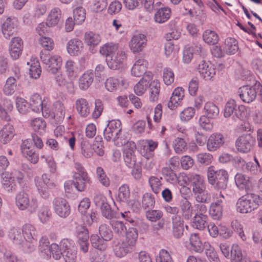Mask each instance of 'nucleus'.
Here are the masks:
<instances>
[{"label": "nucleus", "mask_w": 262, "mask_h": 262, "mask_svg": "<svg viewBox=\"0 0 262 262\" xmlns=\"http://www.w3.org/2000/svg\"><path fill=\"white\" fill-rule=\"evenodd\" d=\"M152 76L150 73L144 75V77L135 85L134 92L136 95L141 96L143 94L148 88H149L150 100L156 101L159 97L160 84L157 80H155L151 82L150 80Z\"/></svg>", "instance_id": "nucleus-1"}, {"label": "nucleus", "mask_w": 262, "mask_h": 262, "mask_svg": "<svg viewBox=\"0 0 262 262\" xmlns=\"http://www.w3.org/2000/svg\"><path fill=\"white\" fill-rule=\"evenodd\" d=\"M138 237L137 229L129 228L125 232L124 238L121 243L116 246L114 251L117 256L122 257L130 252L135 247Z\"/></svg>", "instance_id": "nucleus-2"}, {"label": "nucleus", "mask_w": 262, "mask_h": 262, "mask_svg": "<svg viewBox=\"0 0 262 262\" xmlns=\"http://www.w3.org/2000/svg\"><path fill=\"white\" fill-rule=\"evenodd\" d=\"M207 180L208 183L216 190H225L229 179L228 172L224 169H216L213 166L208 167Z\"/></svg>", "instance_id": "nucleus-3"}, {"label": "nucleus", "mask_w": 262, "mask_h": 262, "mask_svg": "<svg viewBox=\"0 0 262 262\" xmlns=\"http://www.w3.org/2000/svg\"><path fill=\"white\" fill-rule=\"evenodd\" d=\"M192 191L196 201L199 203H209L211 197L206 190V186L203 177L198 174H192L189 177Z\"/></svg>", "instance_id": "nucleus-4"}, {"label": "nucleus", "mask_w": 262, "mask_h": 262, "mask_svg": "<svg viewBox=\"0 0 262 262\" xmlns=\"http://www.w3.org/2000/svg\"><path fill=\"white\" fill-rule=\"evenodd\" d=\"M260 203L259 195L253 193H247L238 199L236 209L242 213H250L257 209Z\"/></svg>", "instance_id": "nucleus-5"}, {"label": "nucleus", "mask_w": 262, "mask_h": 262, "mask_svg": "<svg viewBox=\"0 0 262 262\" xmlns=\"http://www.w3.org/2000/svg\"><path fill=\"white\" fill-rule=\"evenodd\" d=\"M121 126V122L118 120L110 121L103 132L104 139L107 141H112L118 146H121L124 143L120 138Z\"/></svg>", "instance_id": "nucleus-6"}, {"label": "nucleus", "mask_w": 262, "mask_h": 262, "mask_svg": "<svg viewBox=\"0 0 262 262\" xmlns=\"http://www.w3.org/2000/svg\"><path fill=\"white\" fill-rule=\"evenodd\" d=\"M15 203L19 210H28L31 213L34 212L38 207L37 200L35 199L30 200L28 194L24 191L16 194Z\"/></svg>", "instance_id": "nucleus-7"}, {"label": "nucleus", "mask_w": 262, "mask_h": 262, "mask_svg": "<svg viewBox=\"0 0 262 262\" xmlns=\"http://www.w3.org/2000/svg\"><path fill=\"white\" fill-rule=\"evenodd\" d=\"M255 144V138L251 134L240 136L235 142L237 150L242 153H248L250 151L254 148Z\"/></svg>", "instance_id": "nucleus-8"}, {"label": "nucleus", "mask_w": 262, "mask_h": 262, "mask_svg": "<svg viewBox=\"0 0 262 262\" xmlns=\"http://www.w3.org/2000/svg\"><path fill=\"white\" fill-rule=\"evenodd\" d=\"M40 58L42 62L45 64L46 69L52 74H55L60 70L62 59L58 55H54L50 57L43 52L40 53Z\"/></svg>", "instance_id": "nucleus-9"}, {"label": "nucleus", "mask_w": 262, "mask_h": 262, "mask_svg": "<svg viewBox=\"0 0 262 262\" xmlns=\"http://www.w3.org/2000/svg\"><path fill=\"white\" fill-rule=\"evenodd\" d=\"M60 244L63 250L62 256L65 261L76 262L77 251L74 245L73 241L68 238H64L60 241Z\"/></svg>", "instance_id": "nucleus-10"}, {"label": "nucleus", "mask_w": 262, "mask_h": 262, "mask_svg": "<svg viewBox=\"0 0 262 262\" xmlns=\"http://www.w3.org/2000/svg\"><path fill=\"white\" fill-rule=\"evenodd\" d=\"M55 212L60 217L66 218L71 213V207L67 201L62 198L57 197L53 201Z\"/></svg>", "instance_id": "nucleus-11"}, {"label": "nucleus", "mask_w": 262, "mask_h": 262, "mask_svg": "<svg viewBox=\"0 0 262 262\" xmlns=\"http://www.w3.org/2000/svg\"><path fill=\"white\" fill-rule=\"evenodd\" d=\"M20 149L23 155L32 163H37L39 159L38 155L32 146L30 140L27 139L23 141L20 145Z\"/></svg>", "instance_id": "nucleus-12"}, {"label": "nucleus", "mask_w": 262, "mask_h": 262, "mask_svg": "<svg viewBox=\"0 0 262 262\" xmlns=\"http://www.w3.org/2000/svg\"><path fill=\"white\" fill-rule=\"evenodd\" d=\"M18 26V21L16 17L11 16L8 17L4 22L2 27L3 34L5 38H9L14 34Z\"/></svg>", "instance_id": "nucleus-13"}, {"label": "nucleus", "mask_w": 262, "mask_h": 262, "mask_svg": "<svg viewBox=\"0 0 262 262\" xmlns=\"http://www.w3.org/2000/svg\"><path fill=\"white\" fill-rule=\"evenodd\" d=\"M225 139L220 133L211 134L207 142V148L209 151H215L223 146Z\"/></svg>", "instance_id": "nucleus-14"}, {"label": "nucleus", "mask_w": 262, "mask_h": 262, "mask_svg": "<svg viewBox=\"0 0 262 262\" xmlns=\"http://www.w3.org/2000/svg\"><path fill=\"white\" fill-rule=\"evenodd\" d=\"M146 43V36L143 34H137L132 37L129 41V46L133 53H138L143 50Z\"/></svg>", "instance_id": "nucleus-15"}, {"label": "nucleus", "mask_w": 262, "mask_h": 262, "mask_svg": "<svg viewBox=\"0 0 262 262\" xmlns=\"http://www.w3.org/2000/svg\"><path fill=\"white\" fill-rule=\"evenodd\" d=\"M241 99L245 103H249L253 102L257 96V92L253 86L244 85L238 90Z\"/></svg>", "instance_id": "nucleus-16"}, {"label": "nucleus", "mask_w": 262, "mask_h": 262, "mask_svg": "<svg viewBox=\"0 0 262 262\" xmlns=\"http://www.w3.org/2000/svg\"><path fill=\"white\" fill-rule=\"evenodd\" d=\"M126 58L125 53L123 50L118 51L117 53L106 58V61L108 67L113 70L121 68Z\"/></svg>", "instance_id": "nucleus-17"}, {"label": "nucleus", "mask_w": 262, "mask_h": 262, "mask_svg": "<svg viewBox=\"0 0 262 262\" xmlns=\"http://www.w3.org/2000/svg\"><path fill=\"white\" fill-rule=\"evenodd\" d=\"M95 204L100 207L102 214L107 219H111L115 216L114 212L107 202L105 198L96 196L94 199Z\"/></svg>", "instance_id": "nucleus-18"}, {"label": "nucleus", "mask_w": 262, "mask_h": 262, "mask_svg": "<svg viewBox=\"0 0 262 262\" xmlns=\"http://www.w3.org/2000/svg\"><path fill=\"white\" fill-rule=\"evenodd\" d=\"M23 48V42L19 37H14L12 39L10 46L9 53L14 60L17 59L21 54Z\"/></svg>", "instance_id": "nucleus-19"}, {"label": "nucleus", "mask_w": 262, "mask_h": 262, "mask_svg": "<svg viewBox=\"0 0 262 262\" xmlns=\"http://www.w3.org/2000/svg\"><path fill=\"white\" fill-rule=\"evenodd\" d=\"M127 82L124 78L121 77L115 78L111 77L108 78L105 82L106 90L110 92L116 91L122 87H126Z\"/></svg>", "instance_id": "nucleus-20"}, {"label": "nucleus", "mask_w": 262, "mask_h": 262, "mask_svg": "<svg viewBox=\"0 0 262 262\" xmlns=\"http://www.w3.org/2000/svg\"><path fill=\"white\" fill-rule=\"evenodd\" d=\"M67 50L71 56H78L83 51V43L81 40L78 38L72 39L67 43Z\"/></svg>", "instance_id": "nucleus-21"}, {"label": "nucleus", "mask_w": 262, "mask_h": 262, "mask_svg": "<svg viewBox=\"0 0 262 262\" xmlns=\"http://www.w3.org/2000/svg\"><path fill=\"white\" fill-rule=\"evenodd\" d=\"M198 71L200 75L205 80H210L215 74V69L209 63L202 60L198 66Z\"/></svg>", "instance_id": "nucleus-22"}, {"label": "nucleus", "mask_w": 262, "mask_h": 262, "mask_svg": "<svg viewBox=\"0 0 262 262\" xmlns=\"http://www.w3.org/2000/svg\"><path fill=\"white\" fill-rule=\"evenodd\" d=\"M179 210L183 217L186 220H190L193 215V207L191 203L186 198L180 201Z\"/></svg>", "instance_id": "nucleus-23"}, {"label": "nucleus", "mask_w": 262, "mask_h": 262, "mask_svg": "<svg viewBox=\"0 0 262 262\" xmlns=\"http://www.w3.org/2000/svg\"><path fill=\"white\" fill-rule=\"evenodd\" d=\"M184 97V90L182 87H178L173 91L172 96L167 103V106L170 110H174L177 107L179 102Z\"/></svg>", "instance_id": "nucleus-24"}, {"label": "nucleus", "mask_w": 262, "mask_h": 262, "mask_svg": "<svg viewBox=\"0 0 262 262\" xmlns=\"http://www.w3.org/2000/svg\"><path fill=\"white\" fill-rule=\"evenodd\" d=\"M172 232L175 238H180L183 234V221L180 215H173L171 218Z\"/></svg>", "instance_id": "nucleus-25"}, {"label": "nucleus", "mask_w": 262, "mask_h": 262, "mask_svg": "<svg viewBox=\"0 0 262 262\" xmlns=\"http://www.w3.org/2000/svg\"><path fill=\"white\" fill-rule=\"evenodd\" d=\"M154 15L155 21L159 24H163L167 21L170 17L171 11L168 7L157 8Z\"/></svg>", "instance_id": "nucleus-26"}, {"label": "nucleus", "mask_w": 262, "mask_h": 262, "mask_svg": "<svg viewBox=\"0 0 262 262\" xmlns=\"http://www.w3.org/2000/svg\"><path fill=\"white\" fill-rule=\"evenodd\" d=\"M236 186L239 189L247 191L252 187V182L249 177L242 173H237L234 178Z\"/></svg>", "instance_id": "nucleus-27"}, {"label": "nucleus", "mask_w": 262, "mask_h": 262, "mask_svg": "<svg viewBox=\"0 0 262 262\" xmlns=\"http://www.w3.org/2000/svg\"><path fill=\"white\" fill-rule=\"evenodd\" d=\"M147 62L143 58H139L134 63L132 70V75L140 77L146 72Z\"/></svg>", "instance_id": "nucleus-28"}, {"label": "nucleus", "mask_w": 262, "mask_h": 262, "mask_svg": "<svg viewBox=\"0 0 262 262\" xmlns=\"http://www.w3.org/2000/svg\"><path fill=\"white\" fill-rule=\"evenodd\" d=\"M14 132L13 125L7 123L0 131V141L4 144L8 143L14 137Z\"/></svg>", "instance_id": "nucleus-29"}, {"label": "nucleus", "mask_w": 262, "mask_h": 262, "mask_svg": "<svg viewBox=\"0 0 262 262\" xmlns=\"http://www.w3.org/2000/svg\"><path fill=\"white\" fill-rule=\"evenodd\" d=\"M75 105L77 111L81 117L85 118L90 114V106L85 99H78L76 101Z\"/></svg>", "instance_id": "nucleus-30"}, {"label": "nucleus", "mask_w": 262, "mask_h": 262, "mask_svg": "<svg viewBox=\"0 0 262 262\" xmlns=\"http://www.w3.org/2000/svg\"><path fill=\"white\" fill-rule=\"evenodd\" d=\"M121 50L119 49L118 45L113 42H107L100 47L99 52L100 53L106 57V58H110L111 56L113 55L118 51Z\"/></svg>", "instance_id": "nucleus-31"}, {"label": "nucleus", "mask_w": 262, "mask_h": 262, "mask_svg": "<svg viewBox=\"0 0 262 262\" xmlns=\"http://www.w3.org/2000/svg\"><path fill=\"white\" fill-rule=\"evenodd\" d=\"M93 73L87 71L79 79V86L82 90H87L93 82Z\"/></svg>", "instance_id": "nucleus-32"}, {"label": "nucleus", "mask_w": 262, "mask_h": 262, "mask_svg": "<svg viewBox=\"0 0 262 262\" xmlns=\"http://www.w3.org/2000/svg\"><path fill=\"white\" fill-rule=\"evenodd\" d=\"M49 241L47 237L42 236L39 242L38 250L41 256L46 259L51 257L50 246Z\"/></svg>", "instance_id": "nucleus-33"}, {"label": "nucleus", "mask_w": 262, "mask_h": 262, "mask_svg": "<svg viewBox=\"0 0 262 262\" xmlns=\"http://www.w3.org/2000/svg\"><path fill=\"white\" fill-rule=\"evenodd\" d=\"M73 185L79 191H83L86 188V184L91 183V179L89 176H73Z\"/></svg>", "instance_id": "nucleus-34"}, {"label": "nucleus", "mask_w": 262, "mask_h": 262, "mask_svg": "<svg viewBox=\"0 0 262 262\" xmlns=\"http://www.w3.org/2000/svg\"><path fill=\"white\" fill-rule=\"evenodd\" d=\"M90 242L94 248L101 251L105 250L107 247V241L97 234H92L90 237Z\"/></svg>", "instance_id": "nucleus-35"}, {"label": "nucleus", "mask_w": 262, "mask_h": 262, "mask_svg": "<svg viewBox=\"0 0 262 262\" xmlns=\"http://www.w3.org/2000/svg\"><path fill=\"white\" fill-rule=\"evenodd\" d=\"M21 230L24 239H31L33 242L34 239H36L37 232L33 225L26 224L23 226Z\"/></svg>", "instance_id": "nucleus-36"}, {"label": "nucleus", "mask_w": 262, "mask_h": 262, "mask_svg": "<svg viewBox=\"0 0 262 262\" xmlns=\"http://www.w3.org/2000/svg\"><path fill=\"white\" fill-rule=\"evenodd\" d=\"M61 13L59 8H54L51 11L47 20L49 27H54L57 25L61 18Z\"/></svg>", "instance_id": "nucleus-37"}, {"label": "nucleus", "mask_w": 262, "mask_h": 262, "mask_svg": "<svg viewBox=\"0 0 262 262\" xmlns=\"http://www.w3.org/2000/svg\"><path fill=\"white\" fill-rule=\"evenodd\" d=\"M224 50L228 54H234L238 50L237 41L233 38L228 37L225 40Z\"/></svg>", "instance_id": "nucleus-38"}, {"label": "nucleus", "mask_w": 262, "mask_h": 262, "mask_svg": "<svg viewBox=\"0 0 262 262\" xmlns=\"http://www.w3.org/2000/svg\"><path fill=\"white\" fill-rule=\"evenodd\" d=\"M203 39L209 45H214L219 41V36L214 31L206 30L203 33Z\"/></svg>", "instance_id": "nucleus-39"}, {"label": "nucleus", "mask_w": 262, "mask_h": 262, "mask_svg": "<svg viewBox=\"0 0 262 262\" xmlns=\"http://www.w3.org/2000/svg\"><path fill=\"white\" fill-rule=\"evenodd\" d=\"M205 116L210 119L215 118L219 114V109L218 107L213 103L208 102L205 103L204 107Z\"/></svg>", "instance_id": "nucleus-40"}, {"label": "nucleus", "mask_w": 262, "mask_h": 262, "mask_svg": "<svg viewBox=\"0 0 262 262\" xmlns=\"http://www.w3.org/2000/svg\"><path fill=\"white\" fill-rule=\"evenodd\" d=\"M84 40L89 47H95L100 43L101 37L99 34L93 32H86L84 34Z\"/></svg>", "instance_id": "nucleus-41"}, {"label": "nucleus", "mask_w": 262, "mask_h": 262, "mask_svg": "<svg viewBox=\"0 0 262 262\" xmlns=\"http://www.w3.org/2000/svg\"><path fill=\"white\" fill-rule=\"evenodd\" d=\"M16 87V79L14 78V77L11 76L6 80L4 86L3 92L6 95H12L15 92Z\"/></svg>", "instance_id": "nucleus-42"}, {"label": "nucleus", "mask_w": 262, "mask_h": 262, "mask_svg": "<svg viewBox=\"0 0 262 262\" xmlns=\"http://www.w3.org/2000/svg\"><path fill=\"white\" fill-rule=\"evenodd\" d=\"M43 100L38 94H33L30 99V106L32 110L36 113H40Z\"/></svg>", "instance_id": "nucleus-43"}, {"label": "nucleus", "mask_w": 262, "mask_h": 262, "mask_svg": "<svg viewBox=\"0 0 262 262\" xmlns=\"http://www.w3.org/2000/svg\"><path fill=\"white\" fill-rule=\"evenodd\" d=\"M243 258V255L241 248L237 244H233L231 247V250L230 253L231 262H241Z\"/></svg>", "instance_id": "nucleus-44"}, {"label": "nucleus", "mask_w": 262, "mask_h": 262, "mask_svg": "<svg viewBox=\"0 0 262 262\" xmlns=\"http://www.w3.org/2000/svg\"><path fill=\"white\" fill-rule=\"evenodd\" d=\"M207 215H195L193 219L192 226L199 230H203L207 226Z\"/></svg>", "instance_id": "nucleus-45"}, {"label": "nucleus", "mask_w": 262, "mask_h": 262, "mask_svg": "<svg viewBox=\"0 0 262 262\" xmlns=\"http://www.w3.org/2000/svg\"><path fill=\"white\" fill-rule=\"evenodd\" d=\"M190 249L191 250L200 253L203 250V246L199 237L196 234L191 235L190 238Z\"/></svg>", "instance_id": "nucleus-46"}, {"label": "nucleus", "mask_w": 262, "mask_h": 262, "mask_svg": "<svg viewBox=\"0 0 262 262\" xmlns=\"http://www.w3.org/2000/svg\"><path fill=\"white\" fill-rule=\"evenodd\" d=\"M28 64H30L29 69L30 77L34 79L39 78L41 72L39 61L37 60H33L31 61L30 63L28 62Z\"/></svg>", "instance_id": "nucleus-47"}, {"label": "nucleus", "mask_w": 262, "mask_h": 262, "mask_svg": "<svg viewBox=\"0 0 262 262\" xmlns=\"http://www.w3.org/2000/svg\"><path fill=\"white\" fill-rule=\"evenodd\" d=\"M8 236L13 240V243L16 245H20L24 239L22 231L19 229L13 227L9 231Z\"/></svg>", "instance_id": "nucleus-48"}, {"label": "nucleus", "mask_w": 262, "mask_h": 262, "mask_svg": "<svg viewBox=\"0 0 262 262\" xmlns=\"http://www.w3.org/2000/svg\"><path fill=\"white\" fill-rule=\"evenodd\" d=\"M130 197V190L129 186L126 184L121 186L118 190L117 200L121 202L126 203Z\"/></svg>", "instance_id": "nucleus-49"}, {"label": "nucleus", "mask_w": 262, "mask_h": 262, "mask_svg": "<svg viewBox=\"0 0 262 262\" xmlns=\"http://www.w3.org/2000/svg\"><path fill=\"white\" fill-rule=\"evenodd\" d=\"M52 212L47 206H42L40 207L38 216L40 222L43 224L47 223L51 217Z\"/></svg>", "instance_id": "nucleus-50"}, {"label": "nucleus", "mask_w": 262, "mask_h": 262, "mask_svg": "<svg viewBox=\"0 0 262 262\" xmlns=\"http://www.w3.org/2000/svg\"><path fill=\"white\" fill-rule=\"evenodd\" d=\"M36 186H48L49 188L55 187L54 183L51 181L50 178L47 174L44 173L41 178L36 177L35 178Z\"/></svg>", "instance_id": "nucleus-51"}, {"label": "nucleus", "mask_w": 262, "mask_h": 262, "mask_svg": "<svg viewBox=\"0 0 262 262\" xmlns=\"http://www.w3.org/2000/svg\"><path fill=\"white\" fill-rule=\"evenodd\" d=\"M86 12L81 7H77L73 11L74 19L77 25L81 24L85 19Z\"/></svg>", "instance_id": "nucleus-52"}, {"label": "nucleus", "mask_w": 262, "mask_h": 262, "mask_svg": "<svg viewBox=\"0 0 262 262\" xmlns=\"http://www.w3.org/2000/svg\"><path fill=\"white\" fill-rule=\"evenodd\" d=\"M96 176L100 183L104 186L108 187L110 185V181L102 167L100 166L97 167Z\"/></svg>", "instance_id": "nucleus-53"}, {"label": "nucleus", "mask_w": 262, "mask_h": 262, "mask_svg": "<svg viewBox=\"0 0 262 262\" xmlns=\"http://www.w3.org/2000/svg\"><path fill=\"white\" fill-rule=\"evenodd\" d=\"M111 224L114 232L119 236H123L126 231L125 226L121 221H113Z\"/></svg>", "instance_id": "nucleus-54"}, {"label": "nucleus", "mask_w": 262, "mask_h": 262, "mask_svg": "<svg viewBox=\"0 0 262 262\" xmlns=\"http://www.w3.org/2000/svg\"><path fill=\"white\" fill-rule=\"evenodd\" d=\"M99 233L100 236L107 242L111 241L113 238V232L109 226L106 224H102L100 225Z\"/></svg>", "instance_id": "nucleus-55"}, {"label": "nucleus", "mask_w": 262, "mask_h": 262, "mask_svg": "<svg viewBox=\"0 0 262 262\" xmlns=\"http://www.w3.org/2000/svg\"><path fill=\"white\" fill-rule=\"evenodd\" d=\"M155 200L154 195L150 193H145L142 200V206L145 209L152 208L155 206Z\"/></svg>", "instance_id": "nucleus-56"}, {"label": "nucleus", "mask_w": 262, "mask_h": 262, "mask_svg": "<svg viewBox=\"0 0 262 262\" xmlns=\"http://www.w3.org/2000/svg\"><path fill=\"white\" fill-rule=\"evenodd\" d=\"M66 72L69 77H75L77 75L78 68L76 63L72 60H68L65 64Z\"/></svg>", "instance_id": "nucleus-57"}, {"label": "nucleus", "mask_w": 262, "mask_h": 262, "mask_svg": "<svg viewBox=\"0 0 262 262\" xmlns=\"http://www.w3.org/2000/svg\"><path fill=\"white\" fill-rule=\"evenodd\" d=\"M160 179L155 176H150L148 179V183L152 191L156 194H158L161 190L162 183Z\"/></svg>", "instance_id": "nucleus-58"}, {"label": "nucleus", "mask_w": 262, "mask_h": 262, "mask_svg": "<svg viewBox=\"0 0 262 262\" xmlns=\"http://www.w3.org/2000/svg\"><path fill=\"white\" fill-rule=\"evenodd\" d=\"M36 245V239L29 240L24 239L20 246H21L22 250L27 253H30L34 251Z\"/></svg>", "instance_id": "nucleus-59"}, {"label": "nucleus", "mask_w": 262, "mask_h": 262, "mask_svg": "<svg viewBox=\"0 0 262 262\" xmlns=\"http://www.w3.org/2000/svg\"><path fill=\"white\" fill-rule=\"evenodd\" d=\"M81 153L86 158H91L93 156V146L88 141L84 140L81 142Z\"/></svg>", "instance_id": "nucleus-60"}, {"label": "nucleus", "mask_w": 262, "mask_h": 262, "mask_svg": "<svg viewBox=\"0 0 262 262\" xmlns=\"http://www.w3.org/2000/svg\"><path fill=\"white\" fill-rule=\"evenodd\" d=\"M31 125L34 131L42 133L45 131L46 123L42 119L38 118L32 120Z\"/></svg>", "instance_id": "nucleus-61"}, {"label": "nucleus", "mask_w": 262, "mask_h": 262, "mask_svg": "<svg viewBox=\"0 0 262 262\" xmlns=\"http://www.w3.org/2000/svg\"><path fill=\"white\" fill-rule=\"evenodd\" d=\"M174 149L177 154H182L186 149L187 143L184 139L177 138L173 141Z\"/></svg>", "instance_id": "nucleus-62"}, {"label": "nucleus", "mask_w": 262, "mask_h": 262, "mask_svg": "<svg viewBox=\"0 0 262 262\" xmlns=\"http://www.w3.org/2000/svg\"><path fill=\"white\" fill-rule=\"evenodd\" d=\"M55 117H57L58 121L62 120L65 116V108L63 104L59 101H56L54 103Z\"/></svg>", "instance_id": "nucleus-63"}, {"label": "nucleus", "mask_w": 262, "mask_h": 262, "mask_svg": "<svg viewBox=\"0 0 262 262\" xmlns=\"http://www.w3.org/2000/svg\"><path fill=\"white\" fill-rule=\"evenodd\" d=\"M237 105L236 102L233 99L229 100L226 104L224 108V117L226 118L229 117L234 113Z\"/></svg>", "instance_id": "nucleus-64"}]
</instances>
